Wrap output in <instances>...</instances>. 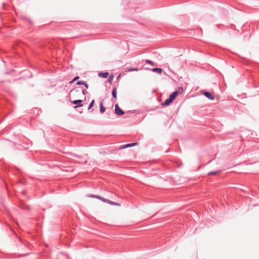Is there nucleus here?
<instances>
[{
	"label": "nucleus",
	"instance_id": "obj_5",
	"mask_svg": "<svg viewBox=\"0 0 259 259\" xmlns=\"http://www.w3.org/2000/svg\"><path fill=\"white\" fill-rule=\"evenodd\" d=\"M173 102V101L171 99V98H170L169 97H168V98H167V99H166L165 100V101L164 102H163L161 105L162 106H167L168 105H170V104Z\"/></svg>",
	"mask_w": 259,
	"mask_h": 259
},
{
	"label": "nucleus",
	"instance_id": "obj_22",
	"mask_svg": "<svg viewBox=\"0 0 259 259\" xmlns=\"http://www.w3.org/2000/svg\"><path fill=\"white\" fill-rule=\"evenodd\" d=\"M96 195H93V194H90V195H88V196L89 197H92V198H96Z\"/></svg>",
	"mask_w": 259,
	"mask_h": 259
},
{
	"label": "nucleus",
	"instance_id": "obj_8",
	"mask_svg": "<svg viewBox=\"0 0 259 259\" xmlns=\"http://www.w3.org/2000/svg\"><path fill=\"white\" fill-rule=\"evenodd\" d=\"M109 75V73L108 72H100L99 73V76L101 77H103V78H107L108 77Z\"/></svg>",
	"mask_w": 259,
	"mask_h": 259
},
{
	"label": "nucleus",
	"instance_id": "obj_12",
	"mask_svg": "<svg viewBox=\"0 0 259 259\" xmlns=\"http://www.w3.org/2000/svg\"><path fill=\"white\" fill-rule=\"evenodd\" d=\"M221 171V170H217V171H210L208 173V175H216L218 174H219L220 172Z\"/></svg>",
	"mask_w": 259,
	"mask_h": 259
},
{
	"label": "nucleus",
	"instance_id": "obj_2",
	"mask_svg": "<svg viewBox=\"0 0 259 259\" xmlns=\"http://www.w3.org/2000/svg\"><path fill=\"white\" fill-rule=\"evenodd\" d=\"M115 113L117 115H122L124 114V112L119 107L118 104L115 106Z\"/></svg>",
	"mask_w": 259,
	"mask_h": 259
},
{
	"label": "nucleus",
	"instance_id": "obj_11",
	"mask_svg": "<svg viewBox=\"0 0 259 259\" xmlns=\"http://www.w3.org/2000/svg\"><path fill=\"white\" fill-rule=\"evenodd\" d=\"M152 70L153 72H157L159 74H161L162 71V69L160 68H154Z\"/></svg>",
	"mask_w": 259,
	"mask_h": 259
},
{
	"label": "nucleus",
	"instance_id": "obj_6",
	"mask_svg": "<svg viewBox=\"0 0 259 259\" xmlns=\"http://www.w3.org/2000/svg\"><path fill=\"white\" fill-rule=\"evenodd\" d=\"M137 145H138V143L137 142L122 145L121 148L122 149H125V148H126L136 146Z\"/></svg>",
	"mask_w": 259,
	"mask_h": 259
},
{
	"label": "nucleus",
	"instance_id": "obj_14",
	"mask_svg": "<svg viewBox=\"0 0 259 259\" xmlns=\"http://www.w3.org/2000/svg\"><path fill=\"white\" fill-rule=\"evenodd\" d=\"M94 104H95V100H93L89 104V106L88 107V110L91 109L94 106Z\"/></svg>",
	"mask_w": 259,
	"mask_h": 259
},
{
	"label": "nucleus",
	"instance_id": "obj_19",
	"mask_svg": "<svg viewBox=\"0 0 259 259\" xmlns=\"http://www.w3.org/2000/svg\"><path fill=\"white\" fill-rule=\"evenodd\" d=\"M100 200L101 201H102L103 202H106V203H108V201L109 199H105V198L101 197Z\"/></svg>",
	"mask_w": 259,
	"mask_h": 259
},
{
	"label": "nucleus",
	"instance_id": "obj_16",
	"mask_svg": "<svg viewBox=\"0 0 259 259\" xmlns=\"http://www.w3.org/2000/svg\"><path fill=\"white\" fill-rule=\"evenodd\" d=\"M21 207L23 209H27V210H29L30 209V207L28 205H27L26 204H22L21 205Z\"/></svg>",
	"mask_w": 259,
	"mask_h": 259
},
{
	"label": "nucleus",
	"instance_id": "obj_20",
	"mask_svg": "<svg viewBox=\"0 0 259 259\" xmlns=\"http://www.w3.org/2000/svg\"><path fill=\"white\" fill-rule=\"evenodd\" d=\"M113 76L110 75L109 78L108 79V81L109 82H111L113 80Z\"/></svg>",
	"mask_w": 259,
	"mask_h": 259
},
{
	"label": "nucleus",
	"instance_id": "obj_15",
	"mask_svg": "<svg viewBox=\"0 0 259 259\" xmlns=\"http://www.w3.org/2000/svg\"><path fill=\"white\" fill-rule=\"evenodd\" d=\"M109 203L110 204H112V205H118L119 204L116 203V202H113L110 200H108V203Z\"/></svg>",
	"mask_w": 259,
	"mask_h": 259
},
{
	"label": "nucleus",
	"instance_id": "obj_21",
	"mask_svg": "<svg viewBox=\"0 0 259 259\" xmlns=\"http://www.w3.org/2000/svg\"><path fill=\"white\" fill-rule=\"evenodd\" d=\"M82 94H83V95H85V94H87V92L86 90H85V89H83V90H82Z\"/></svg>",
	"mask_w": 259,
	"mask_h": 259
},
{
	"label": "nucleus",
	"instance_id": "obj_9",
	"mask_svg": "<svg viewBox=\"0 0 259 259\" xmlns=\"http://www.w3.org/2000/svg\"><path fill=\"white\" fill-rule=\"evenodd\" d=\"M112 95L114 98L116 100L117 98V89L116 88H114L112 91Z\"/></svg>",
	"mask_w": 259,
	"mask_h": 259
},
{
	"label": "nucleus",
	"instance_id": "obj_18",
	"mask_svg": "<svg viewBox=\"0 0 259 259\" xmlns=\"http://www.w3.org/2000/svg\"><path fill=\"white\" fill-rule=\"evenodd\" d=\"M177 91H179L180 92V94H182L183 92V87H181L179 88L178 90Z\"/></svg>",
	"mask_w": 259,
	"mask_h": 259
},
{
	"label": "nucleus",
	"instance_id": "obj_17",
	"mask_svg": "<svg viewBox=\"0 0 259 259\" xmlns=\"http://www.w3.org/2000/svg\"><path fill=\"white\" fill-rule=\"evenodd\" d=\"M139 69L138 68H130L127 69L128 71H138Z\"/></svg>",
	"mask_w": 259,
	"mask_h": 259
},
{
	"label": "nucleus",
	"instance_id": "obj_3",
	"mask_svg": "<svg viewBox=\"0 0 259 259\" xmlns=\"http://www.w3.org/2000/svg\"><path fill=\"white\" fill-rule=\"evenodd\" d=\"M82 101L81 100H76L73 101L72 103L73 104L76 105L74 106V108H77L78 107H82L83 104H81Z\"/></svg>",
	"mask_w": 259,
	"mask_h": 259
},
{
	"label": "nucleus",
	"instance_id": "obj_13",
	"mask_svg": "<svg viewBox=\"0 0 259 259\" xmlns=\"http://www.w3.org/2000/svg\"><path fill=\"white\" fill-rule=\"evenodd\" d=\"M145 63L146 64H150L151 65H152L153 66H154L156 65L155 63L153 62V61H151L150 60H146L145 61Z\"/></svg>",
	"mask_w": 259,
	"mask_h": 259
},
{
	"label": "nucleus",
	"instance_id": "obj_1",
	"mask_svg": "<svg viewBox=\"0 0 259 259\" xmlns=\"http://www.w3.org/2000/svg\"><path fill=\"white\" fill-rule=\"evenodd\" d=\"M202 94L206 97L208 99L210 100H213L214 99V97L213 94L211 93L210 92H207L205 91H202Z\"/></svg>",
	"mask_w": 259,
	"mask_h": 259
},
{
	"label": "nucleus",
	"instance_id": "obj_25",
	"mask_svg": "<svg viewBox=\"0 0 259 259\" xmlns=\"http://www.w3.org/2000/svg\"><path fill=\"white\" fill-rule=\"evenodd\" d=\"M75 81L73 79L71 81H70L69 83L70 84H72Z\"/></svg>",
	"mask_w": 259,
	"mask_h": 259
},
{
	"label": "nucleus",
	"instance_id": "obj_24",
	"mask_svg": "<svg viewBox=\"0 0 259 259\" xmlns=\"http://www.w3.org/2000/svg\"><path fill=\"white\" fill-rule=\"evenodd\" d=\"M101 198V196H98V195L96 196V198H97V199H99L100 200Z\"/></svg>",
	"mask_w": 259,
	"mask_h": 259
},
{
	"label": "nucleus",
	"instance_id": "obj_10",
	"mask_svg": "<svg viewBox=\"0 0 259 259\" xmlns=\"http://www.w3.org/2000/svg\"><path fill=\"white\" fill-rule=\"evenodd\" d=\"M106 110V108L103 106V103L101 102L100 103V111L101 113H103Z\"/></svg>",
	"mask_w": 259,
	"mask_h": 259
},
{
	"label": "nucleus",
	"instance_id": "obj_27",
	"mask_svg": "<svg viewBox=\"0 0 259 259\" xmlns=\"http://www.w3.org/2000/svg\"><path fill=\"white\" fill-rule=\"evenodd\" d=\"M22 193H23V194H25L26 193V192H25V191H23V192H22Z\"/></svg>",
	"mask_w": 259,
	"mask_h": 259
},
{
	"label": "nucleus",
	"instance_id": "obj_23",
	"mask_svg": "<svg viewBox=\"0 0 259 259\" xmlns=\"http://www.w3.org/2000/svg\"><path fill=\"white\" fill-rule=\"evenodd\" d=\"M79 78V77L78 76H75V77L73 78V80H74V81H75V80H77Z\"/></svg>",
	"mask_w": 259,
	"mask_h": 259
},
{
	"label": "nucleus",
	"instance_id": "obj_26",
	"mask_svg": "<svg viewBox=\"0 0 259 259\" xmlns=\"http://www.w3.org/2000/svg\"><path fill=\"white\" fill-rule=\"evenodd\" d=\"M182 163H180V164H179L178 165V166L179 167H181V166H182Z\"/></svg>",
	"mask_w": 259,
	"mask_h": 259
},
{
	"label": "nucleus",
	"instance_id": "obj_4",
	"mask_svg": "<svg viewBox=\"0 0 259 259\" xmlns=\"http://www.w3.org/2000/svg\"><path fill=\"white\" fill-rule=\"evenodd\" d=\"M179 94L180 92L179 91H175L169 95V97L171 98L172 101H174Z\"/></svg>",
	"mask_w": 259,
	"mask_h": 259
},
{
	"label": "nucleus",
	"instance_id": "obj_7",
	"mask_svg": "<svg viewBox=\"0 0 259 259\" xmlns=\"http://www.w3.org/2000/svg\"><path fill=\"white\" fill-rule=\"evenodd\" d=\"M76 84L77 85H84L86 89H88L89 88V85L88 84V83L84 81H82V80H79V81H78L77 82H76Z\"/></svg>",
	"mask_w": 259,
	"mask_h": 259
}]
</instances>
